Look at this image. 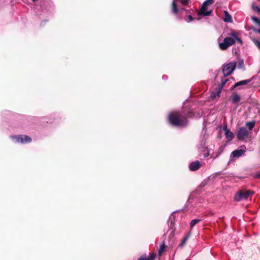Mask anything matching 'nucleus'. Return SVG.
Here are the masks:
<instances>
[{
    "instance_id": "1",
    "label": "nucleus",
    "mask_w": 260,
    "mask_h": 260,
    "mask_svg": "<svg viewBox=\"0 0 260 260\" xmlns=\"http://www.w3.org/2000/svg\"><path fill=\"white\" fill-rule=\"evenodd\" d=\"M168 120L172 125L176 126H184L187 123L186 117L177 112L170 113L168 116Z\"/></svg>"
},
{
    "instance_id": "2",
    "label": "nucleus",
    "mask_w": 260,
    "mask_h": 260,
    "mask_svg": "<svg viewBox=\"0 0 260 260\" xmlns=\"http://www.w3.org/2000/svg\"><path fill=\"white\" fill-rule=\"evenodd\" d=\"M213 3V0H206L202 5V8L198 14L199 15L209 16L212 13V10H209L208 7Z\"/></svg>"
},
{
    "instance_id": "3",
    "label": "nucleus",
    "mask_w": 260,
    "mask_h": 260,
    "mask_svg": "<svg viewBox=\"0 0 260 260\" xmlns=\"http://www.w3.org/2000/svg\"><path fill=\"white\" fill-rule=\"evenodd\" d=\"M253 192L251 190H243L238 192L235 196L234 199L236 201H240L242 200H246L248 197L253 194Z\"/></svg>"
},
{
    "instance_id": "4",
    "label": "nucleus",
    "mask_w": 260,
    "mask_h": 260,
    "mask_svg": "<svg viewBox=\"0 0 260 260\" xmlns=\"http://www.w3.org/2000/svg\"><path fill=\"white\" fill-rule=\"evenodd\" d=\"M12 140L15 143H26L31 142V138L28 136L20 135V136H12L11 137Z\"/></svg>"
},
{
    "instance_id": "5",
    "label": "nucleus",
    "mask_w": 260,
    "mask_h": 260,
    "mask_svg": "<svg viewBox=\"0 0 260 260\" xmlns=\"http://www.w3.org/2000/svg\"><path fill=\"white\" fill-rule=\"evenodd\" d=\"M235 43V40L233 38H232L231 37H226L224 38L222 42L219 43V47L220 49L225 50Z\"/></svg>"
},
{
    "instance_id": "6",
    "label": "nucleus",
    "mask_w": 260,
    "mask_h": 260,
    "mask_svg": "<svg viewBox=\"0 0 260 260\" xmlns=\"http://www.w3.org/2000/svg\"><path fill=\"white\" fill-rule=\"evenodd\" d=\"M236 66V62H230L224 66L222 72L224 76L230 75L235 69Z\"/></svg>"
},
{
    "instance_id": "7",
    "label": "nucleus",
    "mask_w": 260,
    "mask_h": 260,
    "mask_svg": "<svg viewBox=\"0 0 260 260\" xmlns=\"http://www.w3.org/2000/svg\"><path fill=\"white\" fill-rule=\"evenodd\" d=\"M249 132L247 129L246 127H240L237 132V137L239 140H244L248 137Z\"/></svg>"
},
{
    "instance_id": "8",
    "label": "nucleus",
    "mask_w": 260,
    "mask_h": 260,
    "mask_svg": "<svg viewBox=\"0 0 260 260\" xmlns=\"http://www.w3.org/2000/svg\"><path fill=\"white\" fill-rule=\"evenodd\" d=\"M178 2L182 5H186L189 4V0H174L172 4V10L175 14H176L178 11L176 4Z\"/></svg>"
},
{
    "instance_id": "9",
    "label": "nucleus",
    "mask_w": 260,
    "mask_h": 260,
    "mask_svg": "<svg viewBox=\"0 0 260 260\" xmlns=\"http://www.w3.org/2000/svg\"><path fill=\"white\" fill-rule=\"evenodd\" d=\"M202 166V164L200 161L197 160L190 164L189 168L190 170L192 171L198 170Z\"/></svg>"
},
{
    "instance_id": "10",
    "label": "nucleus",
    "mask_w": 260,
    "mask_h": 260,
    "mask_svg": "<svg viewBox=\"0 0 260 260\" xmlns=\"http://www.w3.org/2000/svg\"><path fill=\"white\" fill-rule=\"evenodd\" d=\"M245 150L243 149H238L232 152L231 155V158L237 157L238 158L242 155H243L245 153Z\"/></svg>"
},
{
    "instance_id": "11",
    "label": "nucleus",
    "mask_w": 260,
    "mask_h": 260,
    "mask_svg": "<svg viewBox=\"0 0 260 260\" xmlns=\"http://www.w3.org/2000/svg\"><path fill=\"white\" fill-rule=\"evenodd\" d=\"M223 129L224 131L226 138L229 141H231L234 137L233 133L226 126H223Z\"/></svg>"
},
{
    "instance_id": "12",
    "label": "nucleus",
    "mask_w": 260,
    "mask_h": 260,
    "mask_svg": "<svg viewBox=\"0 0 260 260\" xmlns=\"http://www.w3.org/2000/svg\"><path fill=\"white\" fill-rule=\"evenodd\" d=\"M230 37L233 38L235 40V42L237 41L240 44H242V40L238 37V34L236 31H232L230 34Z\"/></svg>"
},
{
    "instance_id": "13",
    "label": "nucleus",
    "mask_w": 260,
    "mask_h": 260,
    "mask_svg": "<svg viewBox=\"0 0 260 260\" xmlns=\"http://www.w3.org/2000/svg\"><path fill=\"white\" fill-rule=\"evenodd\" d=\"M223 20L225 22H231L232 21V18L231 16L226 11H224Z\"/></svg>"
},
{
    "instance_id": "14",
    "label": "nucleus",
    "mask_w": 260,
    "mask_h": 260,
    "mask_svg": "<svg viewBox=\"0 0 260 260\" xmlns=\"http://www.w3.org/2000/svg\"><path fill=\"white\" fill-rule=\"evenodd\" d=\"M220 92H221V88L217 87L216 92L213 91L211 92V97L212 99H215L216 97L219 96Z\"/></svg>"
},
{
    "instance_id": "15",
    "label": "nucleus",
    "mask_w": 260,
    "mask_h": 260,
    "mask_svg": "<svg viewBox=\"0 0 260 260\" xmlns=\"http://www.w3.org/2000/svg\"><path fill=\"white\" fill-rule=\"evenodd\" d=\"M231 99L233 103H236L240 101V96L239 95L235 93L232 96Z\"/></svg>"
},
{
    "instance_id": "16",
    "label": "nucleus",
    "mask_w": 260,
    "mask_h": 260,
    "mask_svg": "<svg viewBox=\"0 0 260 260\" xmlns=\"http://www.w3.org/2000/svg\"><path fill=\"white\" fill-rule=\"evenodd\" d=\"M250 81V80H244L239 81L235 84L234 87H236L240 86V85H246V84H248V83H249Z\"/></svg>"
},
{
    "instance_id": "17",
    "label": "nucleus",
    "mask_w": 260,
    "mask_h": 260,
    "mask_svg": "<svg viewBox=\"0 0 260 260\" xmlns=\"http://www.w3.org/2000/svg\"><path fill=\"white\" fill-rule=\"evenodd\" d=\"M255 121H250V122H248L246 123V126L248 127V131L250 132L251 131L252 128L254 127V125H255Z\"/></svg>"
},
{
    "instance_id": "18",
    "label": "nucleus",
    "mask_w": 260,
    "mask_h": 260,
    "mask_svg": "<svg viewBox=\"0 0 260 260\" xmlns=\"http://www.w3.org/2000/svg\"><path fill=\"white\" fill-rule=\"evenodd\" d=\"M155 257L154 254H151L150 256H142L138 260H152Z\"/></svg>"
},
{
    "instance_id": "19",
    "label": "nucleus",
    "mask_w": 260,
    "mask_h": 260,
    "mask_svg": "<svg viewBox=\"0 0 260 260\" xmlns=\"http://www.w3.org/2000/svg\"><path fill=\"white\" fill-rule=\"evenodd\" d=\"M200 221H201L200 219H195L192 220L190 223V227L191 228H193L196 224H197Z\"/></svg>"
},
{
    "instance_id": "20",
    "label": "nucleus",
    "mask_w": 260,
    "mask_h": 260,
    "mask_svg": "<svg viewBox=\"0 0 260 260\" xmlns=\"http://www.w3.org/2000/svg\"><path fill=\"white\" fill-rule=\"evenodd\" d=\"M165 245L164 242H163L162 244L160 245V247L158 250L159 254L160 255L165 251Z\"/></svg>"
},
{
    "instance_id": "21",
    "label": "nucleus",
    "mask_w": 260,
    "mask_h": 260,
    "mask_svg": "<svg viewBox=\"0 0 260 260\" xmlns=\"http://www.w3.org/2000/svg\"><path fill=\"white\" fill-rule=\"evenodd\" d=\"M188 237H189L188 236H187L184 238V239L182 240V242H181V243L180 244V247H182L185 245V243L186 242V241L188 238Z\"/></svg>"
},
{
    "instance_id": "22",
    "label": "nucleus",
    "mask_w": 260,
    "mask_h": 260,
    "mask_svg": "<svg viewBox=\"0 0 260 260\" xmlns=\"http://www.w3.org/2000/svg\"><path fill=\"white\" fill-rule=\"evenodd\" d=\"M252 20L253 21L258 24L260 26V20L256 17H252Z\"/></svg>"
},
{
    "instance_id": "23",
    "label": "nucleus",
    "mask_w": 260,
    "mask_h": 260,
    "mask_svg": "<svg viewBox=\"0 0 260 260\" xmlns=\"http://www.w3.org/2000/svg\"><path fill=\"white\" fill-rule=\"evenodd\" d=\"M253 42L260 49V42L257 40L253 39Z\"/></svg>"
},
{
    "instance_id": "24",
    "label": "nucleus",
    "mask_w": 260,
    "mask_h": 260,
    "mask_svg": "<svg viewBox=\"0 0 260 260\" xmlns=\"http://www.w3.org/2000/svg\"><path fill=\"white\" fill-rule=\"evenodd\" d=\"M229 80V79H222V82L221 83V87H219V88H220L221 89L224 86V85L225 84V83L227 82V81Z\"/></svg>"
},
{
    "instance_id": "25",
    "label": "nucleus",
    "mask_w": 260,
    "mask_h": 260,
    "mask_svg": "<svg viewBox=\"0 0 260 260\" xmlns=\"http://www.w3.org/2000/svg\"><path fill=\"white\" fill-rule=\"evenodd\" d=\"M253 9L254 10L257 11V12H260V8L258 7V6H253Z\"/></svg>"
},
{
    "instance_id": "26",
    "label": "nucleus",
    "mask_w": 260,
    "mask_h": 260,
    "mask_svg": "<svg viewBox=\"0 0 260 260\" xmlns=\"http://www.w3.org/2000/svg\"><path fill=\"white\" fill-rule=\"evenodd\" d=\"M192 20V17L191 15H189L187 17V19H186V21L187 22H190Z\"/></svg>"
},
{
    "instance_id": "27",
    "label": "nucleus",
    "mask_w": 260,
    "mask_h": 260,
    "mask_svg": "<svg viewBox=\"0 0 260 260\" xmlns=\"http://www.w3.org/2000/svg\"><path fill=\"white\" fill-rule=\"evenodd\" d=\"M254 176L256 178H260V172L256 173Z\"/></svg>"
},
{
    "instance_id": "28",
    "label": "nucleus",
    "mask_w": 260,
    "mask_h": 260,
    "mask_svg": "<svg viewBox=\"0 0 260 260\" xmlns=\"http://www.w3.org/2000/svg\"><path fill=\"white\" fill-rule=\"evenodd\" d=\"M209 152H207V153H206L204 154V157H207V156H209Z\"/></svg>"
},
{
    "instance_id": "29",
    "label": "nucleus",
    "mask_w": 260,
    "mask_h": 260,
    "mask_svg": "<svg viewBox=\"0 0 260 260\" xmlns=\"http://www.w3.org/2000/svg\"><path fill=\"white\" fill-rule=\"evenodd\" d=\"M239 64H240V66H243V61H241V62H239Z\"/></svg>"
},
{
    "instance_id": "30",
    "label": "nucleus",
    "mask_w": 260,
    "mask_h": 260,
    "mask_svg": "<svg viewBox=\"0 0 260 260\" xmlns=\"http://www.w3.org/2000/svg\"><path fill=\"white\" fill-rule=\"evenodd\" d=\"M255 31L256 32H258L259 34H260V29H255Z\"/></svg>"
},
{
    "instance_id": "31",
    "label": "nucleus",
    "mask_w": 260,
    "mask_h": 260,
    "mask_svg": "<svg viewBox=\"0 0 260 260\" xmlns=\"http://www.w3.org/2000/svg\"><path fill=\"white\" fill-rule=\"evenodd\" d=\"M260 1V0H259Z\"/></svg>"
}]
</instances>
